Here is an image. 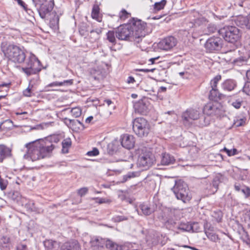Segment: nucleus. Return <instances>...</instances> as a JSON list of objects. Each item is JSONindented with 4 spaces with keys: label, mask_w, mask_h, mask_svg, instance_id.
Segmentation results:
<instances>
[{
    "label": "nucleus",
    "mask_w": 250,
    "mask_h": 250,
    "mask_svg": "<svg viewBox=\"0 0 250 250\" xmlns=\"http://www.w3.org/2000/svg\"><path fill=\"white\" fill-rule=\"evenodd\" d=\"M191 231L190 232H199L201 230L200 224L197 222H193L190 223Z\"/></svg>",
    "instance_id": "43"
},
{
    "label": "nucleus",
    "mask_w": 250,
    "mask_h": 250,
    "mask_svg": "<svg viewBox=\"0 0 250 250\" xmlns=\"http://www.w3.org/2000/svg\"><path fill=\"white\" fill-rule=\"evenodd\" d=\"M44 67L41 64L38 59L32 54V75H34L32 80L35 79L36 83L39 80V76L38 73Z\"/></svg>",
    "instance_id": "16"
},
{
    "label": "nucleus",
    "mask_w": 250,
    "mask_h": 250,
    "mask_svg": "<svg viewBox=\"0 0 250 250\" xmlns=\"http://www.w3.org/2000/svg\"><path fill=\"white\" fill-rule=\"evenodd\" d=\"M223 150L228 154L229 156H232L237 154V150L236 148L232 149H229L226 147H224Z\"/></svg>",
    "instance_id": "45"
},
{
    "label": "nucleus",
    "mask_w": 250,
    "mask_h": 250,
    "mask_svg": "<svg viewBox=\"0 0 250 250\" xmlns=\"http://www.w3.org/2000/svg\"><path fill=\"white\" fill-rule=\"evenodd\" d=\"M221 97L220 94L217 88H211L210 90L209 98L211 100H216L217 99Z\"/></svg>",
    "instance_id": "35"
},
{
    "label": "nucleus",
    "mask_w": 250,
    "mask_h": 250,
    "mask_svg": "<svg viewBox=\"0 0 250 250\" xmlns=\"http://www.w3.org/2000/svg\"><path fill=\"white\" fill-rule=\"evenodd\" d=\"M54 148L53 144L43 139L32 141V161L49 157Z\"/></svg>",
    "instance_id": "2"
},
{
    "label": "nucleus",
    "mask_w": 250,
    "mask_h": 250,
    "mask_svg": "<svg viewBox=\"0 0 250 250\" xmlns=\"http://www.w3.org/2000/svg\"><path fill=\"white\" fill-rule=\"evenodd\" d=\"M72 115L75 118L80 117L82 114V111L80 107H76L72 108L70 111Z\"/></svg>",
    "instance_id": "42"
},
{
    "label": "nucleus",
    "mask_w": 250,
    "mask_h": 250,
    "mask_svg": "<svg viewBox=\"0 0 250 250\" xmlns=\"http://www.w3.org/2000/svg\"><path fill=\"white\" fill-rule=\"evenodd\" d=\"M31 80H29V86L28 87L23 91V95L25 97H30L31 96V87H30V84Z\"/></svg>",
    "instance_id": "46"
},
{
    "label": "nucleus",
    "mask_w": 250,
    "mask_h": 250,
    "mask_svg": "<svg viewBox=\"0 0 250 250\" xmlns=\"http://www.w3.org/2000/svg\"><path fill=\"white\" fill-rule=\"evenodd\" d=\"M121 143L123 147L130 149L135 145V138L133 135L128 134H123L120 138Z\"/></svg>",
    "instance_id": "15"
},
{
    "label": "nucleus",
    "mask_w": 250,
    "mask_h": 250,
    "mask_svg": "<svg viewBox=\"0 0 250 250\" xmlns=\"http://www.w3.org/2000/svg\"><path fill=\"white\" fill-rule=\"evenodd\" d=\"M140 175V172L139 171L128 172L126 175L123 176V182H125L132 178L138 177Z\"/></svg>",
    "instance_id": "36"
},
{
    "label": "nucleus",
    "mask_w": 250,
    "mask_h": 250,
    "mask_svg": "<svg viewBox=\"0 0 250 250\" xmlns=\"http://www.w3.org/2000/svg\"><path fill=\"white\" fill-rule=\"evenodd\" d=\"M106 248L110 250H133L139 249V246L135 243L125 242L124 245L119 246L112 241H107Z\"/></svg>",
    "instance_id": "13"
},
{
    "label": "nucleus",
    "mask_w": 250,
    "mask_h": 250,
    "mask_svg": "<svg viewBox=\"0 0 250 250\" xmlns=\"http://www.w3.org/2000/svg\"><path fill=\"white\" fill-rule=\"evenodd\" d=\"M206 22V20L204 18H199L197 20H196L195 22V24H198L199 25H200V23H205Z\"/></svg>",
    "instance_id": "58"
},
{
    "label": "nucleus",
    "mask_w": 250,
    "mask_h": 250,
    "mask_svg": "<svg viewBox=\"0 0 250 250\" xmlns=\"http://www.w3.org/2000/svg\"><path fill=\"white\" fill-rule=\"evenodd\" d=\"M229 104L236 109H239L242 106L243 104V99L239 97L237 99H231L229 101Z\"/></svg>",
    "instance_id": "29"
},
{
    "label": "nucleus",
    "mask_w": 250,
    "mask_h": 250,
    "mask_svg": "<svg viewBox=\"0 0 250 250\" xmlns=\"http://www.w3.org/2000/svg\"><path fill=\"white\" fill-rule=\"evenodd\" d=\"M73 83L72 80H64L63 82H55L48 84V86H61L62 85H70Z\"/></svg>",
    "instance_id": "34"
},
{
    "label": "nucleus",
    "mask_w": 250,
    "mask_h": 250,
    "mask_svg": "<svg viewBox=\"0 0 250 250\" xmlns=\"http://www.w3.org/2000/svg\"><path fill=\"white\" fill-rule=\"evenodd\" d=\"M199 112L194 109H188L182 115L183 124L185 125H189L190 120H195L199 118Z\"/></svg>",
    "instance_id": "12"
},
{
    "label": "nucleus",
    "mask_w": 250,
    "mask_h": 250,
    "mask_svg": "<svg viewBox=\"0 0 250 250\" xmlns=\"http://www.w3.org/2000/svg\"><path fill=\"white\" fill-rule=\"evenodd\" d=\"M148 102L147 100H141L134 104L136 112L140 114H146L148 109Z\"/></svg>",
    "instance_id": "18"
},
{
    "label": "nucleus",
    "mask_w": 250,
    "mask_h": 250,
    "mask_svg": "<svg viewBox=\"0 0 250 250\" xmlns=\"http://www.w3.org/2000/svg\"><path fill=\"white\" fill-rule=\"evenodd\" d=\"M219 183V178L217 177L214 178L212 181V185L215 188H217L218 187V184Z\"/></svg>",
    "instance_id": "60"
},
{
    "label": "nucleus",
    "mask_w": 250,
    "mask_h": 250,
    "mask_svg": "<svg viewBox=\"0 0 250 250\" xmlns=\"http://www.w3.org/2000/svg\"><path fill=\"white\" fill-rule=\"evenodd\" d=\"M107 241H110L109 240H105L101 237L94 236L91 238L90 244L93 250H99L104 247V245L106 247Z\"/></svg>",
    "instance_id": "17"
},
{
    "label": "nucleus",
    "mask_w": 250,
    "mask_h": 250,
    "mask_svg": "<svg viewBox=\"0 0 250 250\" xmlns=\"http://www.w3.org/2000/svg\"><path fill=\"white\" fill-rule=\"evenodd\" d=\"M218 33L226 41L233 43L237 42L241 36L240 30L233 26L224 27L219 30Z\"/></svg>",
    "instance_id": "5"
},
{
    "label": "nucleus",
    "mask_w": 250,
    "mask_h": 250,
    "mask_svg": "<svg viewBox=\"0 0 250 250\" xmlns=\"http://www.w3.org/2000/svg\"><path fill=\"white\" fill-rule=\"evenodd\" d=\"M23 71L27 74V75H30L31 74V67H25L22 68Z\"/></svg>",
    "instance_id": "61"
},
{
    "label": "nucleus",
    "mask_w": 250,
    "mask_h": 250,
    "mask_svg": "<svg viewBox=\"0 0 250 250\" xmlns=\"http://www.w3.org/2000/svg\"><path fill=\"white\" fill-rule=\"evenodd\" d=\"M212 216L214 217V218H215L216 221L217 222H219L221 221V220L222 219V213L220 211H218L217 212H214L213 213V214L212 215Z\"/></svg>",
    "instance_id": "53"
},
{
    "label": "nucleus",
    "mask_w": 250,
    "mask_h": 250,
    "mask_svg": "<svg viewBox=\"0 0 250 250\" xmlns=\"http://www.w3.org/2000/svg\"><path fill=\"white\" fill-rule=\"evenodd\" d=\"M9 149L4 145H0V162H2L3 159L10 153Z\"/></svg>",
    "instance_id": "33"
},
{
    "label": "nucleus",
    "mask_w": 250,
    "mask_h": 250,
    "mask_svg": "<svg viewBox=\"0 0 250 250\" xmlns=\"http://www.w3.org/2000/svg\"><path fill=\"white\" fill-rule=\"evenodd\" d=\"M4 53L9 60L15 62L21 63L25 58L23 50L20 47L13 44L8 45Z\"/></svg>",
    "instance_id": "6"
},
{
    "label": "nucleus",
    "mask_w": 250,
    "mask_h": 250,
    "mask_svg": "<svg viewBox=\"0 0 250 250\" xmlns=\"http://www.w3.org/2000/svg\"><path fill=\"white\" fill-rule=\"evenodd\" d=\"M175 161L174 157L168 153H164L161 156V164L162 165H169L172 164Z\"/></svg>",
    "instance_id": "22"
},
{
    "label": "nucleus",
    "mask_w": 250,
    "mask_h": 250,
    "mask_svg": "<svg viewBox=\"0 0 250 250\" xmlns=\"http://www.w3.org/2000/svg\"><path fill=\"white\" fill-rule=\"evenodd\" d=\"M112 220L115 222H119L127 220V217L123 215H117L113 217Z\"/></svg>",
    "instance_id": "52"
},
{
    "label": "nucleus",
    "mask_w": 250,
    "mask_h": 250,
    "mask_svg": "<svg viewBox=\"0 0 250 250\" xmlns=\"http://www.w3.org/2000/svg\"><path fill=\"white\" fill-rule=\"evenodd\" d=\"M116 37L119 40L135 42L129 23L120 26L116 31Z\"/></svg>",
    "instance_id": "10"
},
{
    "label": "nucleus",
    "mask_w": 250,
    "mask_h": 250,
    "mask_svg": "<svg viewBox=\"0 0 250 250\" xmlns=\"http://www.w3.org/2000/svg\"><path fill=\"white\" fill-rule=\"evenodd\" d=\"M155 161L154 155L150 151H146L139 155L137 166L142 170H147L153 165Z\"/></svg>",
    "instance_id": "9"
},
{
    "label": "nucleus",
    "mask_w": 250,
    "mask_h": 250,
    "mask_svg": "<svg viewBox=\"0 0 250 250\" xmlns=\"http://www.w3.org/2000/svg\"><path fill=\"white\" fill-rule=\"evenodd\" d=\"M120 18L121 20H125L130 16V14L128 13L125 10H122L120 13Z\"/></svg>",
    "instance_id": "50"
},
{
    "label": "nucleus",
    "mask_w": 250,
    "mask_h": 250,
    "mask_svg": "<svg viewBox=\"0 0 250 250\" xmlns=\"http://www.w3.org/2000/svg\"><path fill=\"white\" fill-rule=\"evenodd\" d=\"M221 77L220 75H217L213 79L210 81V85L211 88H217V84L221 80Z\"/></svg>",
    "instance_id": "39"
},
{
    "label": "nucleus",
    "mask_w": 250,
    "mask_h": 250,
    "mask_svg": "<svg viewBox=\"0 0 250 250\" xmlns=\"http://www.w3.org/2000/svg\"><path fill=\"white\" fill-rule=\"evenodd\" d=\"M100 8L99 6L97 4L94 5L92 13H91V16L93 19L96 20L98 21L101 22L102 21V18L100 16Z\"/></svg>",
    "instance_id": "28"
},
{
    "label": "nucleus",
    "mask_w": 250,
    "mask_h": 250,
    "mask_svg": "<svg viewBox=\"0 0 250 250\" xmlns=\"http://www.w3.org/2000/svg\"><path fill=\"white\" fill-rule=\"evenodd\" d=\"M175 210L169 208H166L162 211L161 214L158 216L159 219L168 229H172L175 227Z\"/></svg>",
    "instance_id": "8"
},
{
    "label": "nucleus",
    "mask_w": 250,
    "mask_h": 250,
    "mask_svg": "<svg viewBox=\"0 0 250 250\" xmlns=\"http://www.w3.org/2000/svg\"><path fill=\"white\" fill-rule=\"evenodd\" d=\"M215 107L214 106H211L210 104L206 105L204 109V112L209 115L214 114V111Z\"/></svg>",
    "instance_id": "40"
},
{
    "label": "nucleus",
    "mask_w": 250,
    "mask_h": 250,
    "mask_svg": "<svg viewBox=\"0 0 250 250\" xmlns=\"http://www.w3.org/2000/svg\"><path fill=\"white\" fill-rule=\"evenodd\" d=\"M37 8L40 17L48 22L49 25L54 30L59 28V16L53 11L54 0H32Z\"/></svg>",
    "instance_id": "1"
},
{
    "label": "nucleus",
    "mask_w": 250,
    "mask_h": 250,
    "mask_svg": "<svg viewBox=\"0 0 250 250\" xmlns=\"http://www.w3.org/2000/svg\"><path fill=\"white\" fill-rule=\"evenodd\" d=\"M44 140L49 141L51 144H53V143H57L59 141V137L55 135L51 136L50 137L45 138Z\"/></svg>",
    "instance_id": "47"
},
{
    "label": "nucleus",
    "mask_w": 250,
    "mask_h": 250,
    "mask_svg": "<svg viewBox=\"0 0 250 250\" xmlns=\"http://www.w3.org/2000/svg\"><path fill=\"white\" fill-rule=\"evenodd\" d=\"M133 130L139 137L147 135L150 130V125L147 121L143 118H137L132 122Z\"/></svg>",
    "instance_id": "7"
},
{
    "label": "nucleus",
    "mask_w": 250,
    "mask_h": 250,
    "mask_svg": "<svg viewBox=\"0 0 250 250\" xmlns=\"http://www.w3.org/2000/svg\"><path fill=\"white\" fill-rule=\"evenodd\" d=\"M96 200V202L99 204H103L106 202V200L105 198H97Z\"/></svg>",
    "instance_id": "63"
},
{
    "label": "nucleus",
    "mask_w": 250,
    "mask_h": 250,
    "mask_svg": "<svg viewBox=\"0 0 250 250\" xmlns=\"http://www.w3.org/2000/svg\"><path fill=\"white\" fill-rule=\"evenodd\" d=\"M205 47L209 52L219 50L222 47V40L219 37H210L206 41Z\"/></svg>",
    "instance_id": "11"
},
{
    "label": "nucleus",
    "mask_w": 250,
    "mask_h": 250,
    "mask_svg": "<svg viewBox=\"0 0 250 250\" xmlns=\"http://www.w3.org/2000/svg\"><path fill=\"white\" fill-rule=\"evenodd\" d=\"M166 4V0H162L160 2H156L154 5V8L156 11H159L164 8Z\"/></svg>",
    "instance_id": "41"
},
{
    "label": "nucleus",
    "mask_w": 250,
    "mask_h": 250,
    "mask_svg": "<svg viewBox=\"0 0 250 250\" xmlns=\"http://www.w3.org/2000/svg\"><path fill=\"white\" fill-rule=\"evenodd\" d=\"M43 243L46 250H58L59 247H60L57 241L52 240H46Z\"/></svg>",
    "instance_id": "24"
},
{
    "label": "nucleus",
    "mask_w": 250,
    "mask_h": 250,
    "mask_svg": "<svg viewBox=\"0 0 250 250\" xmlns=\"http://www.w3.org/2000/svg\"><path fill=\"white\" fill-rule=\"evenodd\" d=\"M179 230L182 231H191V225L190 223L189 222H182L176 227Z\"/></svg>",
    "instance_id": "32"
},
{
    "label": "nucleus",
    "mask_w": 250,
    "mask_h": 250,
    "mask_svg": "<svg viewBox=\"0 0 250 250\" xmlns=\"http://www.w3.org/2000/svg\"><path fill=\"white\" fill-rule=\"evenodd\" d=\"M241 191L247 196H250V188L246 187L242 189Z\"/></svg>",
    "instance_id": "59"
},
{
    "label": "nucleus",
    "mask_w": 250,
    "mask_h": 250,
    "mask_svg": "<svg viewBox=\"0 0 250 250\" xmlns=\"http://www.w3.org/2000/svg\"><path fill=\"white\" fill-rule=\"evenodd\" d=\"M243 91L247 95L250 96V82H247L245 83L243 88Z\"/></svg>",
    "instance_id": "48"
},
{
    "label": "nucleus",
    "mask_w": 250,
    "mask_h": 250,
    "mask_svg": "<svg viewBox=\"0 0 250 250\" xmlns=\"http://www.w3.org/2000/svg\"><path fill=\"white\" fill-rule=\"evenodd\" d=\"M60 250H81V247L76 240H71L62 244Z\"/></svg>",
    "instance_id": "19"
},
{
    "label": "nucleus",
    "mask_w": 250,
    "mask_h": 250,
    "mask_svg": "<svg viewBox=\"0 0 250 250\" xmlns=\"http://www.w3.org/2000/svg\"><path fill=\"white\" fill-rule=\"evenodd\" d=\"M14 0L17 1L18 4L20 5H21L27 13H28V9L27 8L26 5L24 2V1H23L22 0Z\"/></svg>",
    "instance_id": "56"
},
{
    "label": "nucleus",
    "mask_w": 250,
    "mask_h": 250,
    "mask_svg": "<svg viewBox=\"0 0 250 250\" xmlns=\"http://www.w3.org/2000/svg\"><path fill=\"white\" fill-rule=\"evenodd\" d=\"M101 31L99 30H92L90 32L89 37L91 38V42H94L99 39L100 37V33Z\"/></svg>",
    "instance_id": "38"
},
{
    "label": "nucleus",
    "mask_w": 250,
    "mask_h": 250,
    "mask_svg": "<svg viewBox=\"0 0 250 250\" xmlns=\"http://www.w3.org/2000/svg\"><path fill=\"white\" fill-rule=\"evenodd\" d=\"M54 123L51 122H43L40 124L37 125L36 126H32V130L33 129H45L48 127L53 126Z\"/></svg>",
    "instance_id": "31"
},
{
    "label": "nucleus",
    "mask_w": 250,
    "mask_h": 250,
    "mask_svg": "<svg viewBox=\"0 0 250 250\" xmlns=\"http://www.w3.org/2000/svg\"><path fill=\"white\" fill-rule=\"evenodd\" d=\"M107 40L113 44H115L116 42V32L113 31H109L107 34Z\"/></svg>",
    "instance_id": "37"
},
{
    "label": "nucleus",
    "mask_w": 250,
    "mask_h": 250,
    "mask_svg": "<svg viewBox=\"0 0 250 250\" xmlns=\"http://www.w3.org/2000/svg\"><path fill=\"white\" fill-rule=\"evenodd\" d=\"M71 146V140L70 138H67L62 142V152L66 153L68 152V149Z\"/></svg>",
    "instance_id": "30"
},
{
    "label": "nucleus",
    "mask_w": 250,
    "mask_h": 250,
    "mask_svg": "<svg viewBox=\"0 0 250 250\" xmlns=\"http://www.w3.org/2000/svg\"><path fill=\"white\" fill-rule=\"evenodd\" d=\"M236 86V82L233 79H227L221 84L222 88L225 91H231Z\"/></svg>",
    "instance_id": "20"
},
{
    "label": "nucleus",
    "mask_w": 250,
    "mask_h": 250,
    "mask_svg": "<svg viewBox=\"0 0 250 250\" xmlns=\"http://www.w3.org/2000/svg\"><path fill=\"white\" fill-rule=\"evenodd\" d=\"M22 151L24 153L23 159L30 161L31 160V142L25 144Z\"/></svg>",
    "instance_id": "25"
},
{
    "label": "nucleus",
    "mask_w": 250,
    "mask_h": 250,
    "mask_svg": "<svg viewBox=\"0 0 250 250\" xmlns=\"http://www.w3.org/2000/svg\"><path fill=\"white\" fill-rule=\"evenodd\" d=\"M99 153V150L96 147H94L91 151H88L86 153L88 156H96Z\"/></svg>",
    "instance_id": "51"
},
{
    "label": "nucleus",
    "mask_w": 250,
    "mask_h": 250,
    "mask_svg": "<svg viewBox=\"0 0 250 250\" xmlns=\"http://www.w3.org/2000/svg\"><path fill=\"white\" fill-rule=\"evenodd\" d=\"M179 75L185 79H188L190 77L189 73L187 71H183L179 73Z\"/></svg>",
    "instance_id": "57"
},
{
    "label": "nucleus",
    "mask_w": 250,
    "mask_h": 250,
    "mask_svg": "<svg viewBox=\"0 0 250 250\" xmlns=\"http://www.w3.org/2000/svg\"><path fill=\"white\" fill-rule=\"evenodd\" d=\"M208 225L207 223L204 225V230L206 236L208 239L212 242H215L219 240L218 236L213 232L210 231L209 229H207Z\"/></svg>",
    "instance_id": "26"
},
{
    "label": "nucleus",
    "mask_w": 250,
    "mask_h": 250,
    "mask_svg": "<svg viewBox=\"0 0 250 250\" xmlns=\"http://www.w3.org/2000/svg\"><path fill=\"white\" fill-rule=\"evenodd\" d=\"M88 189L86 188H83L78 190V193L81 196L84 195L87 192Z\"/></svg>",
    "instance_id": "55"
},
{
    "label": "nucleus",
    "mask_w": 250,
    "mask_h": 250,
    "mask_svg": "<svg viewBox=\"0 0 250 250\" xmlns=\"http://www.w3.org/2000/svg\"><path fill=\"white\" fill-rule=\"evenodd\" d=\"M234 21L237 26L249 29L248 25H249L250 23L248 17H247L242 15H239L234 19Z\"/></svg>",
    "instance_id": "21"
},
{
    "label": "nucleus",
    "mask_w": 250,
    "mask_h": 250,
    "mask_svg": "<svg viewBox=\"0 0 250 250\" xmlns=\"http://www.w3.org/2000/svg\"><path fill=\"white\" fill-rule=\"evenodd\" d=\"M104 104H106V105L108 106H110L111 105H112V108L114 109L115 108V105H114L113 102L111 100L109 99H106L104 101Z\"/></svg>",
    "instance_id": "62"
},
{
    "label": "nucleus",
    "mask_w": 250,
    "mask_h": 250,
    "mask_svg": "<svg viewBox=\"0 0 250 250\" xmlns=\"http://www.w3.org/2000/svg\"><path fill=\"white\" fill-rule=\"evenodd\" d=\"M216 30L217 28L216 25L214 24L209 23L207 26V30L206 33L207 34L213 33H214Z\"/></svg>",
    "instance_id": "44"
},
{
    "label": "nucleus",
    "mask_w": 250,
    "mask_h": 250,
    "mask_svg": "<svg viewBox=\"0 0 250 250\" xmlns=\"http://www.w3.org/2000/svg\"><path fill=\"white\" fill-rule=\"evenodd\" d=\"M135 82V79L132 76H129L127 78V83H133Z\"/></svg>",
    "instance_id": "64"
},
{
    "label": "nucleus",
    "mask_w": 250,
    "mask_h": 250,
    "mask_svg": "<svg viewBox=\"0 0 250 250\" xmlns=\"http://www.w3.org/2000/svg\"><path fill=\"white\" fill-rule=\"evenodd\" d=\"M177 44V40L173 36H168L161 41L158 45L162 50H168L174 47Z\"/></svg>",
    "instance_id": "14"
},
{
    "label": "nucleus",
    "mask_w": 250,
    "mask_h": 250,
    "mask_svg": "<svg viewBox=\"0 0 250 250\" xmlns=\"http://www.w3.org/2000/svg\"><path fill=\"white\" fill-rule=\"evenodd\" d=\"M245 118L237 119L234 120V125L237 127L242 126L245 124Z\"/></svg>",
    "instance_id": "49"
},
{
    "label": "nucleus",
    "mask_w": 250,
    "mask_h": 250,
    "mask_svg": "<svg viewBox=\"0 0 250 250\" xmlns=\"http://www.w3.org/2000/svg\"><path fill=\"white\" fill-rule=\"evenodd\" d=\"M7 186V181L6 180H0V188L2 190L6 189Z\"/></svg>",
    "instance_id": "54"
},
{
    "label": "nucleus",
    "mask_w": 250,
    "mask_h": 250,
    "mask_svg": "<svg viewBox=\"0 0 250 250\" xmlns=\"http://www.w3.org/2000/svg\"><path fill=\"white\" fill-rule=\"evenodd\" d=\"M176 198L184 203L189 202L192 198L187 184L181 180L175 181V185L171 188Z\"/></svg>",
    "instance_id": "3"
},
{
    "label": "nucleus",
    "mask_w": 250,
    "mask_h": 250,
    "mask_svg": "<svg viewBox=\"0 0 250 250\" xmlns=\"http://www.w3.org/2000/svg\"><path fill=\"white\" fill-rule=\"evenodd\" d=\"M10 247V238L7 236H3L0 239V249L1 250H9Z\"/></svg>",
    "instance_id": "23"
},
{
    "label": "nucleus",
    "mask_w": 250,
    "mask_h": 250,
    "mask_svg": "<svg viewBox=\"0 0 250 250\" xmlns=\"http://www.w3.org/2000/svg\"><path fill=\"white\" fill-rule=\"evenodd\" d=\"M129 23L133 35L136 38H134L135 42L139 43L142 38L148 33L146 24L140 20L134 18L132 19Z\"/></svg>",
    "instance_id": "4"
},
{
    "label": "nucleus",
    "mask_w": 250,
    "mask_h": 250,
    "mask_svg": "<svg viewBox=\"0 0 250 250\" xmlns=\"http://www.w3.org/2000/svg\"><path fill=\"white\" fill-rule=\"evenodd\" d=\"M142 213L145 215H149L154 212V208H151L150 206L146 204H141L139 206Z\"/></svg>",
    "instance_id": "27"
}]
</instances>
